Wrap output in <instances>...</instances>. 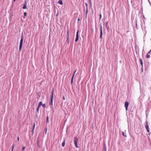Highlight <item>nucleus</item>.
I'll use <instances>...</instances> for the list:
<instances>
[{"mask_svg": "<svg viewBox=\"0 0 151 151\" xmlns=\"http://www.w3.org/2000/svg\"><path fill=\"white\" fill-rule=\"evenodd\" d=\"M23 36L22 35L21 39L20 40L19 46V51H21L22 49L23 43Z\"/></svg>", "mask_w": 151, "mask_h": 151, "instance_id": "f257e3e1", "label": "nucleus"}, {"mask_svg": "<svg viewBox=\"0 0 151 151\" xmlns=\"http://www.w3.org/2000/svg\"><path fill=\"white\" fill-rule=\"evenodd\" d=\"M145 128L146 129L147 132H150L149 129V125L148 124V122H146V124L145 125Z\"/></svg>", "mask_w": 151, "mask_h": 151, "instance_id": "f03ea898", "label": "nucleus"}, {"mask_svg": "<svg viewBox=\"0 0 151 151\" xmlns=\"http://www.w3.org/2000/svg\"><path fill=\"white\" fill-rule=\"evenodd\" d=\"M100 38L101 39H102V34H103V32H102V26L101 25V24H100Z\"/></svg>", "mask_w": 151, "mask_h": 151, "instance_id": "7ed1b4c3", "label": "nucleus"}, {"mask_svg": "<svg viewBox=\"0 0 151 151\" xmlns=\"http://www.w3.org/2000/svg\"><path fill=\"white\" fill-rule=\"evenodd\" d=\"M79 30H78L76 33V38L75 40V42H77L78 41V40L79 39V35H78V32H79Z\"/></svg>", "mask_w": 151, "mask_h": 151, "instance_id": "20e7f679", "label": "nucleus"}, {"mask_svg": "<svg viewBox=\"0 0 151 151\" xmlns=\"http://www.w3.org/2000/svg\"><path fill=\"white\" fill-rule=\"evenodd\" d=\"M129 104V103L127 101H125V107L126 108V111L128 110V107Z\"/></svg>", "mask_w": 151, "mask_h": 151, "instance_id": "39448f33", "label": "nucleus"}, {"mask_svg": "<svg viewBox=\"0 0 151 151\" xmlns=\"http://www.w3.org/2000/svg\"><path fill=\"white\" fill-rule=\"evenodd\" d=\"M76 70H75V71L74 72V74H73V76H72V79H71V83L72 84H73V77H74L75 74V73L76 72Z\"/></svg>", "mask_w": 151, "mask_h": 151, "instance_id": "423d86ee", "label": "nucleus"}, {"mask_svg": "<svg viewBox=\"0 0 151 151\" xmlns=\"http://www.w3.org/2000/svg\"><path fill=\"white\" fill-rule=\"evenodd\" d=\"M78 139L77 137H75L74 139V143H78Z\"/></svg>", "mask_w": 151, "mask_h": 151, "instance_id": "0eeeda50", "label": "nucleus"}, {"mask_svg": "<svg viewBox=\"0 0 151 151\" xmlns=\"http://www.w3.org/2000/svg\"><path fill=\"white\" fill-rule=\"evenodd\" d=\"M37 146L40 147H41V145L40 144V142L38 140V138L37 139Z\"/></svg>", "mask_w": 151, "mask_h": 151, "instance_id": "6e6552de", "label": "nucleus"}, {"mask_svg": "<svg viewBox=\"0 0 151 151\" xmlns=\"http://www.w3.org/2000/svg\"><path fill=\"white\" fill-rule=\"evenodd\" d=\"M53 98H51V102L49 103V105L50 106L52 105Z\"/></svg>", "mask_w": 151, "mask_h": 151, "instance_id": "1a4fd4ad", "label": "nucleus"}, {"mask_svg": "<svg viewBox=\"0 0 151 151\" xmlns=\"http://www.w3.org/2000/svg\"><path fill=\"white\" fill-rule=\"evenodd\" d=\"M58 3L62 5L63 4V2L62 0H59Z\"/></svg>", "mask_w": 151, "mask_h": 151, "instance_id": "9d476101", "label": "nucleus"}, {"mask_svg": "<svg viewBox=\"0 0 151 151\" xmlns=\"http://www.w3.org/2000/svg\"><path fill=\"white\" fill-rule=\"evenodd\" d=\"M150 54H149V53H147V55H146V58H150Z\"/></svg>", "mask_w": 151, "mask_h": 151, "instance_id": "9b49d317", "label": "nucleus"}, {"mask_svg": "<svg viewBox=\"0 0 151 151\" xmlns=\"http://www.w3.org/2000/svg\"><path fill=\"white\" fill-rule=\"evenodd\" d=\"M88 13V9L86 7V17H87V14Z\"/></svg>", "mask_w": 151, "mask_h": 151, "instance_id": "f8f14e48", "label": "nucleus"}, {"mask_svg": "<svg viewBox=\"0 0 151 151\" xmlns=\"http://www.w3.org/2000/svg\"><path fill=\"white\" fill-rule=\"evenodd\" d=\"M35 123H34V124H33V129H32V131H33L32 133H33V132H34V130L35 129Z\"/></svg>", "mask_w": 151, "mask_h": 151, "instance_id": "ddd939ff", "label": "nucleus"}, {"mask_svg": "<svg viewBox=\"0 0 151 151\" xmlns=\"http://www.w3.org/2000/svg\"><path fill=\"white\" fill-rule=\"evenodd\" d=\"M140 60V63H141V64L142 66V67L143 66V62H142V59L141 58H140L139 60Z\"/></svg>", "mask_w": 151, "mask_h": 151, "instance_id": "4468645a", "label": "nucleus"}, {"mask_svg": "<svg viewBox=\"0 0 151 151\" xmlns=\"http://www.w3.org/2000/svg\"><path fill=\"white\" fill-rule=\"evenodd\" d=\"M42 101H40L39 102V103L38 104V105L39 107H40L41 105H42V104H42Z\"/></svg>", "mask_w": 151, "mask_h": 151, "instance_id": "2eb2a0df", "label": "nucleus"}, {"mask_svg": "<svg viewBox=\"0 0 151 151\" xmlns=\"http://www.w3.org/2000/svg\"><path fill=\"white\" fill-rule=\"evenodd\" d=\"M65 140H64V141L62 143V146L63 147H64L65 145Z\"/></svg>", "mask_w": 151, "mask_h": 151, "instance_id": "dca6fc26", "label": "nucleus"}, {"mask_svg": "<svg viewBox=\"0 0 151 151\" xmlns=\"http://www.w3.org/2000/svg\"><path fill=\"white\" fill-rule=\"evenodd\" d=\"M67 37H69V29H68L67 31Z\"/></svg>", "mask_w": 151, "mask_h": 151, "instance_id": "f3484780", "label": "nucleus"}, {"mask_svg": "<svg viewBox=\"0 0 151 151\" xmlns=\"http://www.w3.org/2000/svg\"><path fill=\"white\" fill-rule=\"evenodd\" d=\"M53 93H54V89H53L52 92L51 93L52 95H51V98H53Z\"/></svg>", "mask_w": 151, "mask_h": 151, "instance_id": "a211bd4d", "label": "nucleus"}, {"mask_svg": "<svg viewBox=\"0 0 151 151\" xmlns=\"http://www.w3.org/2000/svg\"><path fill=\"white\" fill-rule=\"evenodd\" d=\"M68 44H69V37H67V40H66Z\"/></svg>", "mask_w": 151, "mask_h": 151, "instance_id": "6ab92c4d", "label": "nucleus"}, {"mask_svg": "<svg viewBox=\"0 0 151 151\" xmlns=\"http://www.w3.org/2000/svg\"><path fill=\"white\" fill-rule=\"evenodd\" d=\"M27 8V5H24L23 7V8L24 9H26Z\"/></svg>", "mask_w": 151, "mask_h": 151, "instance_id": "aec40b11", "label": "nucleus"}, {"mask_svg": "<svg viewBox=\"0 0 151 151\" xmlns=\"http://www.w3.org/2000/svg\"><path fill=\"white\" fill-rule=\"evenodd\" d=\"M75 147L76 148H78V143H75Z\"/></svg>", "mask_w": 151, "mask_h": 151, "instance_id": "412c9836", "label": "nucleus"}, {"mask_svg": "<svg viewBox=\"0 0 151 151\" xmlns=\"http://www.w3.org/2000/svg\"><path fill=\"white\" fill-rule=\"evenodd\" d=\"M47 123H49V117L48 116L47 117Z\"/></svg>", "mask_w": 151, "mask_h": 151, "instance_id": "4be33fe9", "label": "nucleus"}, {"mask_svg": "<svg viewBox=\"0 0 151 151\" xmlns=\"http://www.w3.org/2000/svg\"><path fill=\"white\" fill-rule=\"evenodd\" d=\"M25 148H26V147H23L22 148V151H24Z\"/></svg>", "mask_w": 151, "mask_h": 151, "instance_id": "5701e85b", "label": "nucleus"}, {"mask_svg": "<svg viewBox=\"0 0 151 151\" xmlns=\"http://www.w3.org/2000/svg\"><path fill=\"white\" fill-rule=\"evenodd\" d=\"M27 1L26 0H25V3H24V5H27Z\"/></svg>", "mask_w": 151, "mask_h": 151, "instance_id": "b1692460", "label": "nucleus"}, {"mask_svg": "<svg viewBox=\"0 0 151 151\" xmlns=\"http://www.w3.org/2000/svg\"><path fill=\"white\" fill-rule=\"evenodd\" d=\"M24 16H27V13L26 12H25L24 13Z\"/></svg>", "mask_w": 151, "mask_h": 151, "instance_id": "393cba45", "label": "nucleus"}, {"mask_svg": "<svg viewBox=\"0 0 151 151\" xmlns=\"http://www.w3.org/2000/svg\"><path fill=\"white\" fill-rule=\"evenodd\" d=\"M42 106L44 108H45V104H43Z\"/></svg>", "mask_w": 151, "mask_h": 151, "instance_id": "a878e982", "label": "nucleus"}, {"mask_svg": "<svg viewBox=\"0 0 151 151\" xmlns=\"http://www.w3.org/2000/svg\"><path fill=\"white\" fill-rule=\"evenodd\" d=\"M100 16V20H101V14H100L99 15Z\"/></svg>", "mask_w": 151, "mask_h": 151, "instance_id": "bb28decb", "label": "nucleus"}, {"mask_svg": "<svg viewBox=\"0 0 151 151\" xmlns=\"http://www.w3.org/2000/svg\"><path fill=\"white\" fill-rule=\"evenodd\" d=\"M14 146L13 145H12V151H13V149H14Z\"/></svg>", "mask_w": 151, "mask_h": 151, "instance_id": "cd10ccee", "label": "nucleus"}, {"mask_svg": "<svg viewBox=\"0 0 151 151\" xmlns=\"http://www.w3.org/2000/svg\"><path fill=\"white\" fill-rule=\"evenodd\" d=\"M40 107H39V106H38V107L37 109V111L38 112L39 111V108H40Z\"/></svg>", "mask_w": 151, "mask_h": 151, "instance_id": "c85d7f7f", "label": "nucleus"}, {"mask_svg": "<svg viewBox=\"0 0 151 151\" xmlns=\"http://www.w3.org/2000/svg\"><path fill=\"white\" fill-rule=\"evenodd\" d=\"M122 134H123V135L124 136H125V137H126V136H125V135H124V132H122Z\"/></svg>", "mask_w": 151, "mask_h": 151, "instance_id": "c756f323", "label": "nucleus"}, {"mask_svg": "<svg viewBox=\"0 0 151 151\" xmlns=\"http://www.w3.org/2000/svg\"><path fill=\"white\" fill-rule=\"evenodd\" d=\"M151 53V50H150L148 52V53H149V54H150Z\"/></svg>", "mask_w": 151, "mask_h": 151, "instance_id": "7c9ffc66", "label": "nucleus"}, {"mask_svg": "<svg viewBox=\"0 0 151 151\" xmlns=\"http://www.w3.org/2000/svg\"><path fill=\"white\" fill-rule=\"evenodd\" d=\"M17 140L18 141H19V139L18 137H17Z\"/></svg>", "mask_w": 151, "mask_h": 151, "instance_id": "2f4dec72", "label": "nucleus"}, {"mask_svg": "<svg viewBox=\"0 0 151 151\" xmlns=\"http://www.w3.org/2000/svg\"><path fill=\"white\" fill-rule=\"evenodd\" d=\"M63 99H64V100H65V97H64V96H63Z\"/></svg>", "mask_w": 151, "mask_h": 151, "instance_id": "473e14b6", "label": "nucleus"}, {"mask_svg": "<svg viewBox=\"0 0 151 151\" xmlns=\"http://www.w3.org/2000/svg\"><path fill=\"white\" fill-rule=\"evenodd\" d=\"M78 21H79L80 20V18H78Z\"/></svg>", "mask_w": 151, "mask_h": 151, "instance_id": "72a5a7b5", "label": "nucleus"}, {"mask_svg": "<svg viewBox=\"0 0 151 151\" xmlns=\"http://www.w3.org/2000/svg\"><path fill=\"white\" fill-rule=\"evenodd\" d=\"M16 0H14V1Z\"/></svg>", "mask_w": 151, "mask_h": 151, "instance_id": "f704fd0d", "label": "nucleus"}]
</instances>
